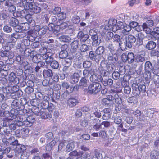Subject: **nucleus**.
I'll return each instance as SVG.
<instances>
[{
	"mask_svg": "<svg viewBox=\"0 0 159 159\" xmlns=\"http://www.w3.org/2000/svg\"><path fill=\"white\" fill-rule=\"evenodd\" d=\"M17 112V110L15 109H12L10 112L7 111L0 112V116L4 117L3 119V125L9 126L10 129L11 130H15L16 126L24 125L29 127L32 125L35 121V118L33 116H28L26 120L23 121V116L18 114Z\"/></svg>",
	"mask_w": 159,
	"mask_h": 159,
	"instance_id": "nucleus-1",
	"label": "nucleus"
},
{
	"mask_svg": "<svg viewBox=\"0 0 159 159\" xmlns=\"http://www.w3.org/2000/svg\"><path fill=\"white\" fill-rule=\"evenodd\" d=\"M135 41V38L133 35H129L127 38L125 37V39L123 40V42H120L119 45L121 50L125 51L127 48H131L132 44L134 43Z\"/></svg>",
	"mask_w": 159,
	"mask_h": 159,
	"instance_id": "nucleus-2",
	"label": "nucleus"
},
{
	"mask_svg": "<svg viewBox=\"0 0 159 159\" xmlns=\"http://www.w3.org/2000/svg\"><path fill=\"white\" fill-rule=\"evenodd\" d=\"M121 29V33L123 34L127 35L128 33L131 30V29L129 25L121 21L118 22V27L115 26L113 28L114 32H116L117 30Z\"/></svg>",
	"mask_w": 159,
	"mask_h": 159,
	"instance_id": "nucleus-3",
	"label": "nucleus"
},
{
	"mask_svg": "<svg viewBox=\"0 0 159 159\" xmlns=\"http://www.w3.org/2000/svg\"><path fill=\"white\" fill-rule=\"evenodd\" d=\"M101 88V85L98 82H93L90 84L88 88V93L96 94L99 92Z\"/></svg>",
	"mask_w": 159,
	"mask_h": 159,
	"instance_id": "nucleus-4",
	"label": "nucleus"
},
{
	"mask_svg": "<svg viewBox=\"0 0 159 159\" xmlns=\"http://www.w3.org/2000/svg\"><path fill=\"white\" fill-rule=\"evenodd\" d=\"M26 2H28L29 4H28L27 7H25L26 10H29L35 13H39L41 11L40 7L35 5L34 0H27Z\"/></svg>",
	"mask_w": 159,
	"mask_h": 159,
	"instance_id": "nucleus-5",
	"label": "nucleus"
},
{
	"mask_svg": "<svg viewBox=\"0 0 159 159\" xmlns=\"http://www.w3.org/2000/svg\"><path fill=\"white\" fill-rule=\"evenodd\" d=\"M133 93L135 96H139L140 93L141 91H145V86L144 85H139L138 86L136 84L132 85Z\"/></svg>",
	"mask_w": 159,
	"mask_h": 159,
	"instance_id": "nucleus-6",
	"label": "nucleus"
},
{
	"mask_svg": "<svg viewBox=\"0 0 159 159\" xmlns=\"http://www.w3.org/2000/svg\"><path fill=\"white\" fill-rule=\"evenodd\" d=\"M44 109L39 110L38 107L36 106L33 107L32 109V111L35 115L39 116L42 119H46L47 118V116L44 112Z\"/></svg>",
	"mask_w": 159,
	"mask_h": 159,
	"instance_id": "nucleus-7",
	"label": "nucleus"
},
{
	"mask_svg": "<svg viewBox=\"0 0 159 159\" xmlns=\"http://www.w3.org/2000/svg\"><path fill=\"white\" fill-rule=\"evenodd\" d=\"M154 24V22L152 20H147L146 22L143 24V31L148 34H150L151 31V29L149 26H152Z\"/></svg>",
	"mask_w": 159,
	"mask_h": 159,
	"instance_id": "nucleus-8",
	"label": "nucleus"
},
{
	"mask_svg": "<svg viewBox=\"0 0 159 159\" xmlns=\"http://www.w3.org/2000/svg\"><path fill=\"white\" fill-rule=\"evenodd\" d=\"M54 108V106L52 103H49L46 109H44V112L47 116V118L52 117L53 111Z\"/></svg>",
	"mask_w": 159,
	"mask_h": 159,
	"instance_id": "nucleus-9",
	"label": "nucleus"
},
{
	"mask_svg": "<svg viewBox=\"0 0 159 159\" xmlns=\"http://www.w3.org/2000/svg\"><path fill=\"white\" fill-rule=\"evenodd\" d=\"M115 26L118 27V23H117V21L115 19H110L107 24L105 25L104 29L106 30H108L112 29V31L114 32L113 28Z\"/></svg>",
	"mask_w": 159,
	"mask_h": 159,
	"instance_id": "nucleus-10",
	"label": "nucleus"
},
{
	"mask_svg": "<svg viewBox=\"0 0 159 159\" xmlns=\"http://www.w3.org/2000/svg\"><path fill=\"white\" fill-rule=\"evenodd\" d=\"M2 48L3 49L5 50V51H2L3 54H2V55H3V57H7L10 59H11L14 57V54L13 52L7 51L10 49V47H8L7 46H3V44H2Z\"/></svg>",
	"mask_w": 159,
	"mask_h": 159,
	"instance_id": "nucleus-11",
	"label": "nucleus"
},
{
	"mask_svg": "<svg viewBox=\"0 0 159 159\" xmlns=\"http://www.w3.org/2000/svg\"><path fill=\"white\" fill-rule=\"evenodd\" d=\"M25 11H26L24 10L21 11L20 12V14L21 15L20 16L22 18L25 17L26 20L30 23H34V21L32 19V16L30 14L26 15Z\"/></svg>",
	"mask_w": 159,
	"mask_h": 159,
	"instance_id": "nucleus-12",
	"label": "nucleus"
},
{
	"mask_svg": "<svg viewBox=\"0 0 159 159\" xmlns=\"http://www.w3.org/2000/svg\"><path fill=\"white\" fill-rule=\"evenodd\" d=\"M52 56V53L48 52L47 53L41 56V57H42L43 59L45 60L46 63L50 64L53 60Z\"/></svg>",
	"mask_w": 159,
	"mask_h": 159,
	"instance_id": "nucleus-13",
	"label": "nucleus"
},
{
	"mask_svg": "<svg viewBox=\"0 0 159 159\" xmlns=\"http://www.w3.org/2000/svg\"><path fill=\"white\" fill-rule=\"evenodd\" d=\"M23 26H20L18 25H16L15 27V30L16 32H20L22 30H28L30 28V25L28 23H25L22 25Z\"/></svg>",
	"mask_w": 159,
	"mask_h": 159,
	"instance_id": "nucleus-14",
	"label": "nucleus"
},
{
	"mask_svg": "<svg viewBox=\"0 0 159 159\" xmlns=\"http://www.w3.org/2000/svg\"><path fill=\"white\" fill-rule=\"evenodd\" d=\"M78 102V100L74 97L70 98L67 100V105L70 107L75 106Z\"/></svg>",
	"mask_w": 159,
	"mask_h": 159,
	"instance_id": "nucleus-15",
	"label": "nucleus"
},
{
	"mask_svg": "<svg viewBox=\"0 0 159 159\" xmlns=\"http://www.w3.org/2000/svg\"><path fill=\"white\" fill-rule=\"evenodd\" d=\"M59 25L58 22H57L56 25L53 23H51L48 25V29L50 31H53L54 33H57L59 30L58 29Z\"/></svg>",
	"mask_w": 159,
	"mask_h": 159,
	"instance_id": "nucleus-16",
	"label": "nucleus"
},
{
	"mask_svg": "<svg viewBox=\"0 0 159 159\" xmlns=\"http://www.w3.org/2000/svg\"><path fill=\"white\" fill-rule=\"evenodd\" d=\"M9 80L11 82H13L15 84H18L19 82V79L16 76V74L13 72H11L9 75Z\"/></svg>",
	"mask_w": 159,
	"mask_h": 159,
	"instance_id": "nucleus-17",
	"label": "nucleus"
},
{
	"mask_svg": "<svg viewBox=\"0 0 159 159\" xmlns=\"http://www.w3.org/2000/svg\"><path fill=\"white\" fill-rule=\"evenodd\" d=\"M80 75L78 73H75L70 77V81L72 84H75L78 82Z\"/></svg>",
	"mask_w": 159,
	"mask_h": 159,
	"instance_id": "nucleus-18",
	"label": "nucleus"
},
{
	"mask_svg": "<svg viewBox=\"0 0 159 159\" xmlns=\"http://www.w3.org/2000/svg\"><path fill=\"white\" fill-rule=\"evenodd\" d=\"M26 148L24 145H18L15 148V152L16 154H19L25 150Z\"/></svg>",
	"mask_w": 159,
	"mask_h": 159,
	"instance_id": "nucleus-19",
	"label": "nucleus"
},
{
	"mask_svg": "<svg viewBox=\"0 0 159 159\" xmlns=\"http://www.w3.org/2000/svg\"><path fill=\"white\" fill-rule=\"evenodd\" d=\"M91 75L90 78V81L93 82L96 81H102V78L100 76L96 75L94 74V73Z\"/></svg>",
	"mask_w": 159,
	"mask_h": 159,
	"instance_id": "nucleus-20",
	"label": "nucleus"
},
{
	"mask_svg": "<svg viewBox=\"0 0 159 159\" xmlns=\"http://www.w3.org/2000/svg\"><path fill=\"white\" fill-rule=\"evenodd\" d=\"M151 35L155 37L156 39H159V28H155L153 29V30L151 31Z\"/></svg>",
	"mask_w": 159,
	"mask_h": 159,
	"instance_id": "nucleus-21",
	"label": "nucleus"
},
{
	"mask_svg": "<svg viewBox=\"0 0 159 159\" xmlns=\"http://www.w3.org/2000/svg\"><path fill=\"white\" fill-rule=\"evenodd\" d=\"M93 73H94V71L92 69L89 70L85 69L84 70L83 72V75L85 78L88 77Z\"/></svg>",
	"mask_w": 159,
	"mask_h": 159,
	"instance_id": "nucleus-22",
	"label": "nucleus"
},
{
	"mask_svg": "<svg viewBox=\"0 0 159 159\" xmlns=\"http://www.w3.org/2000/svg\"><path fill=\"white\" fill-rule=\"evenodd\" d=\"M156 46V43L153 41H148L146 46V48L148 50H152Z\"/></svg>",
	"mask_w": 159,
	"mask_h": 159,
	"instance_id": "nucleus-23",
	"label": "nucleus"
},
{
	"mask_svg": "<svg viewBox=\"0 0 159 159\" xmlns=\"http://www.w3.org/2000/svg\"><path fill=\"white\" fill-rule=\"evenodd\" d=\"M134 114L135 116L137 117L138 120H141L144 119V115L141 114V111L139 110H136L134 112Z\"/></svg>",
	"mask_w": 159,
	"mask_h": 159,
	"instance_id": "nucleus-24",
	"label": "nucleus"
},
{
	"mask_svg": "<svg viewBox=\"0 0 159 159\" xmlns=\"http://www.w3.org/2000/svg\"><path fill=\"white\" fill-rule=\"evenodd\" d=\"M118 59L117 55L116 54H109L108 55L107 59L108 61L111 62H114L116 61Z\"/></svg>",
	"mask_w": 159,
	"mask_h": 159,
	"instance_id": "nucleus-25",
	"label": "nucleus"
},
{
	"mask_svg": "<svg viewBox=\"0 0 159 159\" xmlns=\"http://www.w3.org/2000/svg\"><path fill=\"white\" fill-rule=\"evenodd\" d=\"M127 61L129 63H132L135 60V57L134 54L131 52H129L127 54Z\"/></svg>",
	"mask_w": 159,
	"mask_h": 159,
	"instance_id": "nucleus-26",
	"label": "nucleus"
},
{
	"mask_svg": "<svg viewBox=\"0 0 159 159\" xmlns=\"http://www.w3.org/2000/svg\"><path fill=\"white\" fill-rule=\"evenodd\" d=\"M93 40L92 45L94 46H96L99 45L101 42V40L98 39V36H95L92 37V39Z\"/></svg>",
	"mask_w": 159,
	"mask_h": 159,
	"instance_id": "nucleus-27",
	"label": "nucleus"
},
{
	"mask_svg": "<svg viewBox=\"0 0 159 159\" xmlns=\"http://www.w3.org/2000/svg\"><path fill=\"white\" fill-rule=\"evenodd\" d=\"M113 35V33L111 32L107 31L105 32V39L106 41H109L112 39Z\"/></svg>",
	"mask_w": 159,
	"mask_h": 159,
	"instance_id": "nucleus-28",
	"label": "nucleus"
},
{
	"mask_svg": "<svg viewBox=\"0 0 159 159\" xmlns=\"http://www.w3.org/2000/svg\"><path fill=\"white\" fill-rule=\"evenodd\" d=\"M80 154L84 158L86 159H93V156L91 153H87L86 152H80Z\"/></svg>",
	"mask_w": 159,
	"mask_h": 159,
	"instance_id": "nucleus-29",
	"label": "nucleus"
},
{
	"mask_svg": "<svg viewBox=\"0 0 159 159\" xmlns=\"http://www.w3.org/2000/svg\"><path fill=\"white\" fill-rule=\"evenodd\" d=\"M74 143L73 141H70L66 148V150L67 151L69 152L73 149L74 148Z\"/></svg>",
	"mask_w": 159,
	"mask_h": 159,
	"instance_id": "nucleus-30",
	"label": "nucleus"
},
{
	"mask_svg": "<svg viewBox=\"0 0 159 159\" xmlns=\"http://www.w3.org/2000/svg\"><path fill=\"white\" fill-rule=\"evenodd\" d=\"M145 60V58L143 55L138 54L135 57V61L137 62H143Z\"/></svg>",
	"mask_w": 159,
	"mask_h": 159,
	"instance_id": "nucleus-31",
	"label": "nucleus"
},
{
	"mask_svg": "<svg viewBox=\"0 0 159 159\" xmlns=\"http://www.w3.org/2000/svg\"><path fill=\"white\" fill-rule=\"evenodd\" d=\"M59 40L61 42H69L70 41L71 38L69 36L63 35L59 38Z\"/></svg>",
	"mask_w": 159,
	"mask_h": 159,
	"instance_id": "nucleus-32",
	"label": "nucleus"
},
{
	"mask_svg": "<svg viewBox=\"0 0 159 159\" xmlns=\"http://www.w3.org/2000/svg\"><path fill=\"white\" fill-rule=\"evenodd\" d=\"M9 23L11 26L14 27L18 25L19 24V21L16 18L12 17L10 19Z\"/></svg>",
	"mask_w": 159,
	"mask_h": 159,
	"instance_id": "nucleus-33",
	"label": "nucleus"
},
{
	"mask_svg": "<svg viewBox=\"0 0 159 159\" xmlns=\"http://www.w3.org/2000/svg\"><path fill=\"white\" fill-rule=\"evenodd\" d=\"M41 103V106L42 108V109H46L49 104V102L47 100V97H44Z\"/></svg>",
	"mask_w": 159,
	"mask_h": 159,
	"instance_id": "nucleus-34",
	"label": "nucleus"
},
{
	"mask_svg": "<svg viewBox=\"0 0 159 159\" xmlns=\"http://www.w3.org/2000/svg\"><path fill=\"white\" fill-rule=\"evenodd\" d=\"M52 75V73L51 70H44L43 71V75L45 77H50Z\"/></svg>",
	"mask_w": 159,
	"mask_h": 159,
	"instance_id": "nucleus-35",
	"label": "nucleus"
},
{
	"mask_svg": "<svg viewBox=\"0 0 159 159\" xmlns=\"http://www.w3.org/2000/svg\"><path fill=\"white\" fill-rule=\"evenodd\" d=\"M152 159H159V153L157 151H152L150 155Z\"/></svg>",
	"mask_w": 159,
	"mask_h": 159,
	"instance_id": "nucleus-36",
	"label": "nucleus"
},
{
	"mask_svg": "<svg viewBox=\"0 0 159 159\" xmlns=\"http://www.w3.org/2000/svg\"><path fill=\"white\" fill-rule=\"evenodd\" d=\"M103 84L104 86H112L113 84V80L111 79L104 80L103 82Z\"/></svg>",
	"mask_w": 159,
	"mask_h": 159,
	"instance_id": "nucleus-37",
	"label": "nucleus"
},
{
	"mask_svg": "<svg viewBox=\"0 0 159 159\" xmlns=\"http://www.w3.org/2000/svg\"><path fill=\"white\" fill-rule=\"evenodd\" d=\"M8 140L7 141L8 143H10L11 145H16L18 143V141L17 140H15V139L13 137H10L9 139H7Z\"/></svg>",
	"mask_w": 159,
	"mask_h": 159,
	"instance_id": "nucleus-38",
	"label": "nucleus"
},
{
	"mask_svg": "<svg viewBox=\"0 0 159 159\" xmlns=\"http://www.w3.org/2000/svg\"><path fill=\"white\" fill-rule=\"evenodd\" d=\"M36 28H38L39 29V30H37V31L38 32V34L40 35H42L45 34L47 31L46 29L44 28H41L39 25L36 26Z\"/></svg>",
	"mask_w": 159,
	"mask_h": 159,
	"instance_id": "nucleus-39",
	"label": "nucleus"
},
{
	"mask_svg": "<svg viewBox=\"0 0 159 159\" xmlns=\"http://www.w3.org/2000/svg\"><path fill=\"white\" fill-rule=\"evenodd\" d=\"M105 50V48L103 46H99L96 49L95 52L96 53L99 55L102 54Z\"/></svg>",
	"mask_w": 159,
	"mask_h": 159,
	"instance_id": "nucleus-40",
	"label": "nucleus"
},
{
	"mask_svg": "<svg viewBox=\"0 0 159 159\" xmlns=\"http://www.w3.org/2000/svg\"><path fill=\"white\" fill-rule=\"evenodd\" d=\"M79 44V41L77 40H75L71 43V48L73 49L74 51H75L78 47Z\"/></svg>",
	"mask_w": 159,
	"mask_h": 159,
	"instance_id": "nucleus-41",
	"label": "nucleus"
},
{
	"mask_svg": "<svg viewBox=\"0 0 159 159\" xmlns=\"http://www.w3.org/2000/svg\"><path fill=\"white\" fill-rule=\"evenodd\" d=\"M56 144V142L54 140L52 141L49 143V144H48L46 147V149L47 151H50L52 148Z\"/></svg>",
	"mask_w": 159,
	"mask_h": 159,
	"instance_id": "nucleus-42",
	"label": "nucleus"
},
{
	"mask_svg": "<svg viewBox=\"0 0 159 159\" xmlns=\"http://www.w3.org/2000/svg\"><path fill=\"white\" fill-rule=\"evenodd\" d=\"M72 63V61L70 59L66 58L63 62V64L65 67H69Z\"/></svg>",
	"mask_w": 159,
	"mask_h": 159,
	"instance_id": "nucleus-43",
	"label": "nucleus"
},
{
	"mask_svg": "<svg viewBox=\"0 0 159 159\" xmlns=\"http://www.w3.org/2000/svg\"><path fill=\"white\" fill-rule=\"evenodd\" d=\"M80 21V19L79 17L77 16H73L72 19V22L75 24H77L79 23Z\"/></svg>",
	"mask_w": 159,
	"mask_h": 159,
	"instance_id": "nucleus-44",
	"label": "nucleus"
},
{
	"mask_svg": "<svg viewBox=\"0 0 159 159\" xmlns=\"http://www.w3.org/2000/svg\"><path fill=\"white\" fill-rule=\"evenodd\" d=\"M57 22H58V23L59 24L58 29H63L67 26V23L65 22L61 23V20H59Z\"/></svg>",
	"mask_w": 159,
	"mask_h": 159,
	"instance_id": "nucleus-45",
	"label": "nucleus"
},
{
	"mask_svg": "<svg viewBox=\"0 0 159 159\" xmlns=\"http://www.w3.org/2000/svg\"><path fill=\"white\" fill-rule=\"evenodd\" d=\"M50 63L51 66L53 69H57L59 67V64L58 62L56 61H52Z\"/></svg>",
	"mask_w": 159,
	"mask_h": 159,
	"instance_id": "nucleus-46",
	"label": "nucleus"
},
{
	"mask_svg": "<svg viewBox=\"0 0 159 159\" xmlns=\"http://www.w3.org/2000/svg\"><path fill=\"white\" fill-rule=\"evenodd\" d=\"M45 63L42 61H38L37 64V66L35 67V71L38 72L39 69L41 67H43L44 66Z\"/></svg>",
	"mask_w": 159,
	"mask_h": 159,
	"instance_id": "nucleus-47",
	"label": "nucleus"
},
{
	"mask_svg": "<svg viewBox=\"0 0 159 159\" xmlns=\"http://www.w3.org/2000/svg\"><path fill=\"white\" fill-rule=\"evenodd\" d=\"M145 69L146 70L149 71L152 68V66L151 62L149 61H147L145 65Z\"/></svg>",
	"mask_w": 159,
	"mask_h": 159,
	"instance_id": "nucleus-48",
	"label": "nucleus"
},
{
	"mask_svg": "<svg viewBox=\"0 0 159 159\" xmlns=\"http://www.w3.org/2000/svg\"><path fill=\"white\" fill-rule=\"evenodd\" d=\"M68 56V52L67 51H61L59 54V57L60 58H65Z\"/></svg>",
	"mask_w": 159,
	"mask_h": 159,
	"instance_id": "nucleus-49",
	"label": "nucleus"
},
{
	"mask_svg": "<svg viewBox=\"0 0 159 159\" xmlns=\"http://www.w3.org/2000/svg\"><path fill=\"white\" fill-rule=\"evenodd\" d=\"M89 34L91 36L92 39L93 37L98 36L97 34V30L96 29H91L89 31Z\"/></svg>",
	"mask_w": 159,
	"mask_h": 159,
	"instance_id": "nucleus-50",
	"label": "nucleus"
},
{
	"mask_svg": "<svg viewBox=\"0 0 159 159\" xmlns=\"http://www.w3.org/2000/svg\"><path fill=\"white\" fill-rule=\"evenodd\" d=\"M115 102L118 104H120L122 103L121 98L119 97V95L117 93L115 94Z\"/></svg>",
	"mask_w": 159,
	"mask_h": 159,
	"instance_id": "nucleus-51",
	"label": "nucleus"
},
{
	"mask_svg": "<svg viewBox=\"0 0 159 159\" xmlns=\"http://www.w3.org/2000/svg\"><path fill=\"white\" fill-rule=\"evenodd\" d=\"M88 46L85 44H82L80 47V50L82 52H85L89 50Z\"/></svg>",
	"mask_w": 159,
	"mask_h": 159,
	"instance_id": "nucleus-52",
	"label": "nucleus"
},
{
	"mask_svg": "<svg viewBox=\"0 0 159 159\" xmlns=\"http://www.w3.org/2000/svg\"><path fill=\"white\" fill-rule=\"evenodd\" d=\"M80 86H86L87 85V80L85 77H82L80 80V82L79 83Z\"/></svg>",
	"mask_w": 159,
	"mask_h": 159,
	"instance_id": "nucleus-53",
	"label": "nucleus"
},
{
	"mask_svg": "<svg viewBox=\"0 0 159 159\" xmlns=\"http://www.w3.org/2000/svg\"><path fill=\"white\" fill-rule=\"evenodd\" d=\"M131 88L130 86L128 85V84L127 83L126 84V86L125 87L124 89V92L126 94H129L131 92Z\"/></svg>",
	"mask_w": 159,
	"mask_h": 159,
	"instance_id": "nucleus-54",
	"label": "nucleus"
},
{
	"mask_svg": "<svg viewBox=\"0 0 159 159\" xmlns=\"http://www.w3.org/2000/svg\"><path fill=\"white\" fill-rule=\"evenodd\" d=\"M61 9L59 7H57L54 8L52 11V13L54 15H57L61 11Z\"/></svg>",
	"mask_w": 159,
	"mask_h": 159,
	"instance_id": "nucleus-55",
	"label": "nucleus"
},
{
	"mask_svg": "<svg viewBox=\"0 0 159 159\" xmlns=\"http://www.w3.org/2000/svg\"><path fill=\"white\" fill-rule=\"evenodd\" d=\"M3 30L5 32L7 33H10L12 30L11 28L8 25L5 26L3 28Z\"/></svg>",
	"mask_w": 159,
	"mask_h": 159,
	"instance_id": "nucleus-56",
	"label": "nucleus"
},
{
	"mask_svg": "<svg viewBox=\"0 0 159 159\" xmlns=\"http://www.w3.org/2000/svg\"><path fill=\"white\" fill-rule=\"evenodd\" d=\"M26 0H20V7L24 6L25 8L27 7L28 6V4H29V3L26 2Z\"/></svg>",
	"mask_w": 159,
	"mask_h": 159,
	"instance_id": "nucleus-57",
	"label": "nucleus"
},
{
	"mask_svg": "<svg viewBox=\"0 0 159 159\" xmlns=\"http://www.w3.org/2000/svg\"><path fill=\"white\" fill-rule=\"evenodd\" d=\"M59 19H64L66 17V13L63 12H60L57 16Z\"/></svg>",
	"mask_w": 159,
	"mask_h": 159,
	"instance_id": "nucleus-58",
	"label": "nucleus"
},
{
	"mask_svg": "<svg viewBox=\"0 0 159 159\" xmlns=\"http://www.w3.org/2000/svg\"><path fill=\"white\" fill-rule=\"evenodd\" d=\"M92 63L90 61H86L83 63V66L84 68H89L91 65Z\"/></svg>",
	"mask_w": 159,
	"mask_h": 159,
	"instance_id": "nucleus-59",
	"label": "nucleus"
},
{
	"mask_svg": "<svg viewBox=\"0 0 159 159\" xmlns=\"http://www.w3.org/2000/svg\"><path fill=\"white\" fill-rule=\"evenodd\" d=\"M41 57V56L39 54L34 56L32 59L34 63H37L39 61V59Z\"/></svg>",
	"mask_w": 159,
	"mask_h": 159,
	"instance_id": "nucleus-60",
	"label": "nucleus"
},
{
	"mask_svg": "<svg viewBox=\"0 0 159 159\" xmlns=\"http://www.w3.org/2000/svg\"><path fill=\"white\" fill-rule=\"evenodd\" d=\"M14 2L13 0H7L5 2V5L8 7L12 4H14Z\"/></svg>",
	"mask_w": 159,
	"mask_h": 159,
	"instance_id": "nucleus-61",
	"label": "nucleus"
},
{
	"mask_svg": "<svg viewBox=\"0 0 159 159\" xmlns=\"http://www.w3.org/2000/svg\"><path fill=\"white\" fill-rule=\"evenodd\" d=\"M144 35L141 33H139L138 34V38L140 42V44L142 43V40L144 38Z\"/></svg>",
	"mask_w": 159,
	"mask_h": 159,
	"instance_id": "nucleus-62",
	"label": "nucleus"
},
{
	"mask_svg": "<svg viewBox=\"0 0 159 159\" xmlns=\"http://www.w3.org/2000/svg\"><path fill=\"white\" fill-rule=\"evenodd\" d=\"M47 49L46 48L43 47L40 49V54L39 55L42 56L43 54L47 53Z\"/></svg>",
	"mask_w": 159,
	"mask_h": 159,
	"instance_id": "nucleus-63",
	"label": "nucleus"
},
{
	"mask_svg": "<svg viewBox=\"0 0 159 159\" xmlns=\"http://www.w3.org/2000/svg\"><path fill=\"white\" fill-rule=\"evenodd\" d=\"M43 159H52L51 155L48 153L44 154L43 155Z\"/></svg>",
	"mask_w": 159,
	"mask_h": 159,
	"instance_id": "nucleus-64",
	"label": "nucleus"
}]
</instances>
